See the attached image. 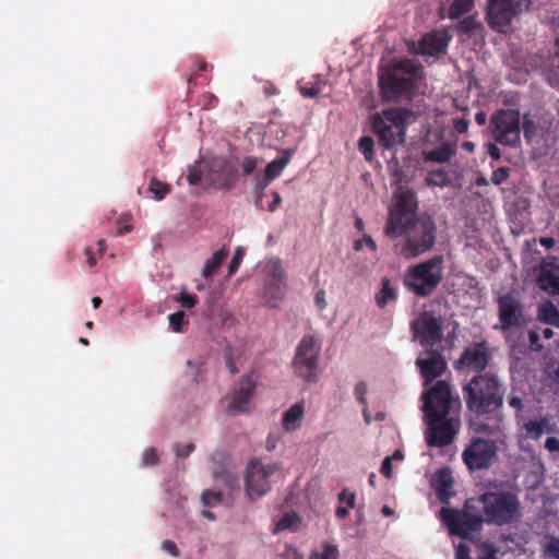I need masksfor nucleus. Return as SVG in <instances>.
<instances>
[{
	"mask_svg": "<svg viewBox=\"0 0 559 559\" xmlns=\"http://www.w3.org/2000/svg\"><path fill=\"white\" fill-rule=\"evenodd\" d=\"M442 523L449 533L472 540L479 534L484 523L504 526L522 518V508L516 493L510 490L486 491L468 498L462 509L442 508Z\"/></svg>",
	"mask_w": 559,
	"mask_h": 559,
	"instance_id": "f257e3e1",
	"label": "nucleus"
},
{
	"mask_svg": "<svg viewBox=\"0 0 559 559\" xmlns=\"http://www.w3.org/2000/svg\"><path fill=\"white\" fill-rule=\"evenodd\" d=\"M467 409L476 416L493 414L504 401L506 388L495 372L474 374L462 386Z\"/></svg>",
	"mask_w": 559,
	"mask_h": 559,
	"instance_id": "f03ea898",
	"label": "nucleus"
},
{
	"mask_svg": "<svg viewBox=\"0 0 559 559\" xmlns=\"http://www.w3.org/2000/svg\"><path fill=\"white\" fill-rule=\"evenodd\" d=\"M423 66L413 59H402L382 73L379 85L383 97L390 102L411 100L417 90Z\"/></svg>",
	"mask_w": 559,
	"mask_h": 559,
	"instance_id": "7ed1b4c3",
	"label": "nucleus"
},
{
	"mask_svg": "<svg viewBox=\"0 0 559 559\" xmlns=\"http://www.w3.org/2000/svg\"><path fill=\"white\" fill-rule=\"evenodd\" d=\"M402 231L391 238L402 237L396 245L400 255L409 260L430 251L437 240V225L432 216L424 215L402 226Z\"/></svg>",
	"mask_w": 559,
	"mask_h": 559,
	"instance_id": "20e7f679",
	"label": "nucleus"
},
{
	"mask_svg": "<svg viewBox=\"0 0 559 559\" xmlns=\"http://www.w3.org/2000/svg\"><path fill=\"white\" fill-rule=\"evenodd\" d=\"M413 118L412 109L386 108L371 116L372 131L378 135L379 143L391 150L406 142V129Z\"/></svg>",
	"mask_w": 559,
	"mask_h": 559,
	"instance_id": "39448f33",
	"label": "nucleus"
},
{
	"mask_svg": "<svg viewBox=\"0 0 559 559\" xmlns=\"http://www.w3.org/2000/svg\"><path fill=\"white\" fill-rule=\"evenodd\" d=\"M442 254L423 261L407 269L403 283L405 287L418 297H429L443 280Z\"/></svg>",
	"mask_w": 559,
	"mask_h": 559,
	"instance_id": "423d86ee",
	"label": "nucleus"
},
{
	"mask_svg": "<svg viewBox=\"0 0 559 559\" xmlns=\"http://www.w3.org/2000/svg\"><path fill=\"white\" fill-rule=\"evenodd\" d=\"M423 412L425 417L460 415L461 400L453 395L452 386L447 380L431 383L423 395Z\"/></svg>",
	"mask_w": 559,
	"mask_h": 559,
	"instance_id": "0eeeda50",
	"label": "nucleus"
},
{
	"mask_svg": "<svg viewBox=\"0 0 559 559\" xmlns=\"http://www.w3.org/2000/svg\"><path fill=\"white\" fill-rule=\"evenodd\" d=\"M417 206L415 193L409 189L400 188L394 194V204L384 226L385 236L392 237L401 233L402 226L409 225L412 221L419 218Z\"/></svg>",
	"mask_w": 559,
	"mask_h": 559,
	"instance_id": "6e6552de",
	"label": "nucleus"
},
{
	"mask_svg": "<svg viewBox=\"0 0 559 559\" xmlns=\"http://www.w3.org/2000/svg\"><path fill=\"white\" fill-rule=\"evenodd\" d=\"M490 130L495 141L503 146L518 147L521 144V117L514 109H499L492 114Z\"/></svg>",
	"mask_w": 559,
	"mask_h": 559,
	"instance_id": "1a4fd4ad",
	"label": "nucleus"
},
{
	"mask_svg": "<svg viewBox=\"0 0 559 559\" xmlns=\"http://www.w3.org/2000/svg\"><path fill=\"white\" fill-rule=\"evenodd\" d=\"M427 429L425 438L428 447L443 448L451 444L461 428L460 415L425 417Z\"/></svg>",
	"mask_w": 559,
	"mask_h": 559,
	"instance_id": "9d476101",
	"label": "nucleus"
},
{
	"mask_svg": "<svg viewBox=\"0 0 559 559\" xmlns=\"http://www.w3.org/2000/svg\"><path fill=\"white\" fill-rule=\"evenodd\" d=\"M497 452L496 441L476 437L463 450L462 460L471 472L488 469L498 460Z\"/></svg>",
	"mask_w": 559,
	"mask_h": 559,
	"instance_id": "9b49d317",
	"label": "nucleus"
},
{
	"mask_svg": "<svg viewBox=\"0 0 559 559\" xmlns=\"http://www.w3.org/2000/svg\"><path fill=\"white\" fill-rule=\"evenodd\" d=\"M527 5V0H490L488 24L493 31L506 34L511 29L513 19Z\"/></svg>",
	"mask_w": 559,
	"mask_h": 559,
	"instance_id": "f8f14e48",
	"label": "nucleus"
},
{
	"mask_svg": "<svg viewBox=\"0 0 559 559\" xmlns=\"http://www.w3.org/2000/svg\"><path fill=\"white\" fill-rule=\"evenodd\" d=\"M320 350L312 335H305L297 346L293 367L295 372L308 382L316 380Z\"/></svg>",
	"mask_w": 559,
	"mask_h": 559,
	"instance_id": "ddd939ff",
	"label": "nucleus"
},
{
	"mask_svg": "<svg viewBox=\"0 0 559 559\" xmlns=\"http://www.w3.org/2000/svg\"><path fill=\"white\" fill-rule=\"evenodd\" d=\"M490 360L491 352L488 343L474 342L463 349L459 359L454 361V368L459 372L484 374Z\"/></svg>",
	"mask_w": 559,
	"mask_h": 559,
	"instance_id": "4468645a",
	"label": "nucleus"
},
{
	"mask_svg": "<svg viewBox=\"0 0 559 559\" xmlns=\"http://www.w3.org/2000/svg\"><path fill=\"white\" fill-rule=\"evenodd\" d=\"M278 469L277 464L263 465L259 459L250 460L245 477L248 497L254 499L265 495L271 489L270 477Z\"/></svg>",
	"mask_w": 559,
	"mask_h": 559,
	"instance_id": "2eb2a0df",
	"label": "nucleus"
},
{
	"mask_svg": "<svg viewBox=\"0 0 559 559\" xmlns=\"http://www.w3.org/2000/svg\"><path fill=\"white\" fill-rule=\"evenodd\" d=\"M411 329L414 338L418 340L425 348L435 346L443 337V320L441 316H437L432 311L420 313L417 319L412 321Z\"/></svg>",
	"mask_w": 559,
	"mask_h": 559,
	"instance_id": "dca6fc26",
	"label": "nucleus"
},
{
	"mask_svg": "<svg viewBox=\"0 0 559 559\" xmlns=\"http://www.w3.org/2000/svg\"><path fill=\"white\" fill-rule=\"evenodd\" d=\"M416 366L424 379V385L428 386L444 373L448 365L439 350L426 349L419 354Z\"/></svg>",
	"mask_w": 559,
	"mask_h": 559,
	"instance_id": "f3484780",
	"label": "nucleus"
},
{
	"mask_svg": "<svg viewBox=\"0 0 559 559\" xmlns=\"http://www.w3.org/2000/svg\"><path fill=\"white\" fill-rule=\"evenodd\" d=\"M498 318L500 325H495V330L507 332L512 328L520 326L522 307L520 301L511 294H504L498 298Z\"/></svg>",
	"mask_w": 559,
	"mask_h": 559,
	"instance_id": "a211bd4d",
	"label": "nucleus"
},
{
	"mask_svg": "<svg viewBox=\"0 0 559 559\" xmlns=\"http://www.w3.org/2000/svg\"><path fill=\"white\" fill-rule=\"evenodd\" d=\"M257 388V382L251 374H245L240 378L238 386L235 389L231 400L227 405L229 415L243 414L249 411V403L252 400Z\"/></svg>",
	"mask_w": 559,
	"mask_h": 559,
	"instance_id": "6ab92c4d",
	"label": "nucleus"
},
{
	"mask_svg": "<svg viewBox=\"0 0 559 559\" xmlns=\"http://www.w3.org/2000/svg\"><path fill=\"white\" fill-rule=\"evenodd\" d=\"M537 286L549 295H559V259L543 260L537 275Z\"/></svg>",
	"mask_w": 559,
	"mask_h": 559,
	"instance_id": "aec40b11",
	"label": "nucleus"
},
{
	"mask_svg": "<svg viewBox=\"0 0 559 559\" xmlns=\"http://www.w3.org/2000/svg\"><path fill=\"white\" fill-rule=\"evenodd\" d=\"M212 171L217 176V186L219 189L229 190L237 181V168L228 158L219 157L212 162Z\"/></svg>",
	"mask_w": 559,
	"mask_h": 559,
	"instance_id": "412c9836",
	"label": "nucleus"
},
{
	"mask_svg": "<svg viewBox=\"0 0 559 559\" xmlns=\"http://www.w3.org/2000/svg\"><path fill=\"white\" fill-rule=\"evenodd\" d=\"M450 41V36L444 31L430 32L423 36L418 43V49L421 55L438 56L445 51Z\"/></svg>",
	"mask_w": 559,
	"mask_h": 559,
	"instance_id": "4be33fe9",
	"label": "nucleus"
},
{
	"mask_svg": "<svg viewBox=\"0 0 559 559\" xmlns=\"http://www.w3.org/2000/svg\"><path fill=\"white\" fill-rule=\"evenodd\" d=\"M286 293V283L266 281L263 289V299L265 305L276 308L284 299Z\"/></svg>",
	"mask_w": 559,
	"mask_h": 559,
	"instance_id": "5701e85b",
	"label": "nucleus"
},
{
	"mask_svg": "<svg viewBox=\"0 0 559 559\" xmlns=\"http://www.w3.org/2000/svg\"><path fill=\"white\" fill-rule=\"evenodd\" d=\"M305 407L302 403L292 405L283 415L282 425L286 431L297 430L302 421Z\"/></svg>",
	"mask_w": 559,
	"mask_h": 559,
	"instance_id": "b1692460",
	"label": "nucleus"
},
{
	"mask_svg": "<svg viewBox=\"0 0 559 559\" xmlns=\"http://www.w3.org/2000/svg\"><path fill=\"white\" fill-rule=\"evenodd\" d=\"M397 288L392 285L386 276L381 278V289L376 294L374 300L379 308H385L390 302L397 299Z\"/></svg>",
	"mask_w": 559,
	"mask_h": 559,
	"instance_id": "393cba45",
	"label": "nucleus"
},
{
	"mask_svg": "<svg viewBox=\"0 0 559 559\" xmlns=\"http://www.w3.org/2000/svg\"><path fill=\"white\" fill-rule=\"evenodd\" d=\"M294 153L295 150L292 148L283 150L280 157L275 158L266 165L264 176L270 180L277 178L289 163Z\"/></svg>",
	"mask_w": 559,
	"mask_h": 559,
	"instance_id": "a878e982",
	"label": "nucleus"
},
{
	"mask_svg": "<svg viewBox=\"0 0 559 559\" xmlns=\"http://www.w3.org/2000/svg\"><path fill=\"white\" fill-rule=\"evenodd\" d=\"M432 486L440 496V498H447L452 496L450 490L453 487V479L449 468L439 469L432 478Z\"/></svg>",
	"mask_w": 559,
	"mask_h": 559,
	"instance_id": "bb28decb",
	"label": "nucleus"
},
{
	"mask_svg": "<svg viewBox=\"0 0 559 559\" xmlns=\"http://www.w3.org/2000/svg\"><path fill=\"white\" fill-rule=\"evenodd\" d=\"M456 153L455 144L450 142H442L438 147L429 151L426 154V160L445 163Z\"/></svg>",
	"mask_w": 559,
	"mask_h": 559,
	"instance_id": "cd10ccee",
	"label": "nucleus"
},
{
	"mask_svg": "<svg viewBox=\"0 0 559 559\" xmlns=\"http://www.w3.org/2000/svg\"><path fill=\"white\" fill-rule=\"evenodd\" d=\"M537 318L545 324L559 328V310L551 301H546L539 307Z\"/></svg>",
	"mask_w": 559,
	"mask_h": 559,
	"instance_id": "c85d7f7f",
	"label": "nucleus"
},
{
	"mask_svg": "<svg viewBox=\"0 0 559 559\" xmlns=\"http://www.w3.org/2000/svg\"><path fill=\"white\" fill-rule=\"evenodd\" d=\"M227 255L228 251L225 247L213 253V255L205 262V265L202 271L203 277H211L221 267L223 261L227 258Z\"/></svg>",
	"mask_w": 559,
	"mask_h": 559,
	"instance_id": "c756f323",
	"label": "nucleus"
},
{
	"mask_svg": "<svg viewBox=\"0 0 559 559\" xmlns=\"http://www.w3.org/2000/svg\"><path fill=\"white\" fill-rule=\"evenodd\" d=\"M267 281L286 283V273L282 266V261L278 258L271 259L267 264Z\"/></svg>",
	"mask_w": 559,
	"mask_h": 559,
	"instance_id": "7c9ffc66",
	"label": "nucleus"
},
{
	"mask_svg": "<svg viewBox=\"0 0 559 559\" xmlns=\"http://www.w3.org/2000/svg\"><path fill=\"white\" fill-rule=\"evenodd\" d=\"M547 423L548 421L546 418H542L539 420H528L525 423L524 430L526 437L533 440L539 439L547 427Z\"/></svg>",
	"mask_w": 559,
	"mask_h": 559,
	"instance_id": "2f4dec72",
	"label": "nucleus"
},
{
	"mask_svg": "<svg viewBox=\"0 0 559 559\" xmlns=\"http://www.w3.org/2000/svg\"><path fill=\"white\" fill-rule=\"evenodd\" d=\"M474 7V0H453L449 9V17L459 19L468 13Z\"/></svg>",
	"mask_w": 559,
	"mask_h": 559,
	"instance_id": "473e14b6",
	"label": "nucleus"
},
{
	"mask_svg": "<svg viewBox=\"0 0 559 559\" xmlns=\"http://www.w3.org/2000/svg\"><path fill=\"white\" fill-rule=\"evenodd\" d=\"M338 556V549L331 543H323L322 550H314L310 554L309 559H336Z\"/></svg>",
	"mask_w": 559,
	"mask_h": 559,
	"instance_id": "72a5a7b5",
	"label": "nucleus"
},
{
	"mask_svg": "<svg viewBox=\"0 0 559 559\" xmlns=\"http://www.w3.org/2000/svg\"><path fill=\"white\" fill-rule=\"evenodd\" d=\"M477 559H498L497 554L499 551L498 547L491 542H479L477 543Z\"/></svg>",
	"mask_w": 559,
	"mask_h": 559,
	"instance_id": "f704fd0d",
	"label": "nucleus"
},
{
	"mask_svg": "<svg viewBox=\"0 0 559 559\" xmlns=\"http://www.w3.org/2000/svg\"><path fill=\"white\" fill-rule=\"evenodd\" d=\"M169 326L174 332L182 333L187 330L188 321L186 320V313L182 310L176 311L168 317Z\"/></svg>",
	"mask_w": 559,
	"mask_h": 559,
	"instance_id": "c9c22d12",
	"label": "nucleus"
},
{
	"mask_svg": "<svg viewBox=\"0 0 559 559\" xmlns=\"http://www.w3.org/2000/svg\"><path fill=\"white\" fill-rule=\"evenodd\" d=\"M449 183V174L444 169L432 170L427 178L428 186L447 187Z\"/></svg>",
	"mask_w": 559,
	"mask_h": 559,
	"instance_id": "e433bc0d",
	"label": "nucleus"
},
{
	"mask_svg": "<svg viewBox=\"0 0 559 559\" xmlns=\"http://www.w3.org/2000/svg\"><path fill=\"white\" fill-rule=\"evenodd\" d=\"M148 190L154 194L156 200L160 201L170 192V186L159 181L156 178H152L150 181Z\"/></svg>",
	"mask_w": 559,
	"mask_h": 559,
	"instance_id": "4c0bfd02",
	"label": "nucleus"
},
{
	"mask_svg": "<svg viewBox=\"0 0 559 559\" xmlns=\"http://www.w3.org/2000/svg\"><path fill=\"white\" fill-rule=\"evenodd\" d=\"M547 542L544 545V554L548 558L559 559V536L546 535Z\"/></svg>",
	"mask_w": 559,
	"mask_h": 559,
	"instance_id": "58836bf2",
	"label": "nucleus"
},
{
	"mask_svg": "<svg viewBox=\"0 0 559 559\" xmlns=\"http://www.w3.org/2000/svg\"><path fill=\"white\" fill-rule=\"evenodd\" d=\"M272 180L267 179L265 176H257L255 177V186H254V192H255V205L259 209H263L262 205V197L264 195V190L270 185Z\"/></svg>",
	"mask_w": 559,
	"mask_h": 559,
	"instance_id": "ea45409f",
	"label": "nucleus"
},
{
	"mask_svg": "<svg viewBox=\"0 0 559 559\" xmlns=\"http://www.w3.org/2000/svg\"><path fill=\"white\" fill-rule=\"evenodd\" d=\"M223 500V493L221 491H214L211 489L204 490L201 495V501L204 507H214Z\"/></svg>",
	"mask_w": 559,
	"mask_h": 559,
	"instance_id": "a19ab883",
	"label": "nucleus"
},
{
	"mask_svg": "<svg viewBox=\"0 0 559 559\" xmlns=\"http://www.w3.org/2000/svg\"><path fill=\"white\" fill-rule=\"evenodd\" d=\"M374 142L370 136H361L358 142L359 152L365 156L366 160H371L373 157Z\"/></svg>",
	"mask_w": 559,
	"mask_h": 559,
	"instance_id": "79ce46f5",
	"label": "nucleus"
},
{
	"mask_svg": "<svg viewBox=\"0 0 559 559\" xmlns=\"http://www.w3.org/2000/svg\"><path fill=\"white\" fill-rule=\"evenodd\" d=\"M510 171H511V168L507 167V166L497 168L491 174V177H490L491 182L496 186H500L501 183H503L504 181L508 180V178L510 176Z\"/></svg>",
	"mask_w": 559,
	"mask_h": 559,
	"instance_id": "37998d69",
	"label": "nucleus"
},
{
	"mask_svg": "<svg viewBox=\"0 0 559 559\" xmlns=\"http://www.w3.org/2000/svg\"><path fill=\"white\" fill-rule=\"evenodd\" d=\"M299 518L295 512L285 513L277 523V530L284 531L287 528H292L297 524Z\"/></svg>",
	"mask_w": 559,
	"mask_h": 559,
	"instance_id": "c03bdc74",
	"label": "nucleus"
},
{
	"mask_svg": "<svg viewBox=\"0 0 559 559\" xmlns=\"http://www.w3.org/2000/svg\"><path fill=\"white\" fill-rule=\"evenodd\" d=\"M322 91V87H321V83L320 82H316L311 85H301L299 86V93L305 97V98H314L317 97Z\"/></svg>",
	"mask_w": 559,
	"mask_h": 559,
	"instance_id": "a18cd8bd",
	"label": "nucleus"
},
{
	"mask_svg": "<svg viewBox=\"0 0 559 559\" xmlns=\"http://www.w3.org/2000/svg\"><path fill=\"white\" fill-rule=\"evenodd\" d=\"M476 28L477 23L474 21L473 17L463 19L457 26L459 32L466 35H473Z\"/></svg>",
	"mask_w": 559,
	"mask_h": 559,
	"instance_id": "49530a36",
	"label": "nucleus"
},
{
	"mask_svg": "<svg viewBox=\"0 0 559 559\" xmlns=\"http://www.w3.org/2000/svg\"><path fill=\"white\" fill-rule=\"evenodd\" d=\"M243 255H245L243 248L238 247L234 253L231 261L229 262V265H228V274L229 275L234 274L238 270Z\"/></svg>",
	"mask_w": 559,
	"mask_h": 559,
	"instance_id": "de8ad7c7",
	"label": "nucleus"
},
{
	"mask_svg": "<svg viewBox=\"0 0 559 559\" xmlns=\"http://www.w3.org/2000/svg\"><path fill=\"white\" fill-rule=\"evenodd\" d=\"M364 245L367 246L371 251H377V243L370 235H364L362 239L356 240L354 242V249L356 251H360Z\"/></svg>",
	"mask_w": 559,
	"mask_h": 559,
	"instance_id": "09e8293b",
	"label": "nucleus"
},
{
	"mask_svg": "<svg viewBox=\"0 0 559 559\" xmlns=\"http://www.w3.org/2000/svg\"><path fill=\"white\" fill-rule=\"evenodd\" d=\"M367 392H368V385L365 381H360L356 384L354 393H355L357 401L362 406H367V399H366Z\"/></svg>",
	"mask_w": 559,
	"mask_h": 559,
	"instance_id": "8fccbe9b",
	"label": "nucleus"
},
{
	"mask_svg": "<svg viewBox=\"0 0 559 559\" xmlns=\"http://www.w3.org/2000/svg\"><path fill=\"white\" fill-rule=\"evenodd\" d=\"M202 171L195 165L188 168L187 181L191 186H197L201 182Z\"/></svg>",
	"mask_w": 559,
	"mask_h": 559,
	"instance_id": "3c124183",
	"label": "nucleus"
},
{
	"mask_svg": "<svg viewBox=\"0 0 559 559\" xmlns=\"http://www.w3.org/2000/svg\"><path fill=\"white\" fill-rule=\"evenodd\" d=\"M194 450L193 443H175L174 451L178 457L186 459L190 455V453Z\"/></svg>",
	"mask_w": 559,
	"mask_h": 559,
	"instance_id": "603ef678",
	"label": "nucleus"
},
{
	"mask_svg": "<svg viewBox=\"0 0 559 559\" xmlns=\"http://www.w3.org/2000/svg\"><path fill=\"white\" fill-rule=\"evenodd\" d=\"M471 121L466 118L455 117L452 119V126L457 133H466L468 131Z\"/></svg>",
	"mask_w": 559,
	"mask_h": 559,
	"instance_id": "864d4df0",
	"label": "nucleus"
},
{
	"mask_svg": "<svg viewBox=\"0 0 559 559\" xmlns=\"http://www.w3.org/2000/svg\"><path fill=\"white\" fill-rule=\"evenodd\" d=\"M158 463V455L154 448H148L143 453V464L145 466H154Z\"/></svg>",
	"mask_w": 559,
	"mask_h": 559,
	"instance_id": "5fc2aeb1",
	"label": "nucleus"
},
{
	"mask_svg": "<svg viewBox=\"0 0 559 559\" xmlns=\"http://www.w3.org/2000/svg\"><path fill=\"white\" fill-rule=\"evenodd\" d=\"M257 163H258V160L253 156L245 157V159L242 162V175L243 176L251 175L257 167Z\"/></svg>",
	"mask_w": 559,
	"mask_h": 559,
	"instance_id": "6e6d98bb",
	"label": "nucleus"
},
{
	"mask_svg": "<svg viewBox=\"0 0 559 559\" xmlns=\"http://www.w3.org/2000/svg\"><path fill=\"white\" fill-rule=\"evenodd\" d=\"M177 301H179L182 307L191 309L197 305L198 297L194 295L181 294Z\"/></svg>",
	"mask_w": 559,
	"mask_h": 559,
	"instance_id": "4d7b16f0",
	"label": "nucleus"
},
{
	"mask_svg": "<svg viewBox=\"0 0 559 559\" xmlns=\"http://www.w3.org/2000/svg\"><path fill=\"white\" fill-rule=\"evenodd\" d=\"M469 552H471V549H469L468 545L465 543H460L456 546L454 559H471Z\"/></svg>",
	"mask_w": 559,
	"mask_h": 559,
	"instance_id": "13d9d810",
	"label": "nucleus"
},
{
	"mask_svg": "<svg viewBox=\"0 0 559 559\" xmlns=\"http://www.w3.org/2000/svg\"><path fill=\"white\" fill-rule=\"evenodd\" d=\"M340 501L345 502L347 507L354 508L355 506V493L348 491L347 489H343L341 493L338 495Z\"/></svg>",
	"mask_w": 559,
	"mask_h": 559,
	"instance_id": "bf43d9fd",
	"label": "nucleus"
},
{
	"mask_svg": "<svg viewBox=\"0 0 559 559\" xmlns=\"http://www.w3.org/2000/svg\"><path fill=\"white\" fill-rule=\"evenodd\" d=\"M485 147H486L487 154L489 155V157L492 160H499L500 159L501 151H500V148L498 147L497 144L489 142V143L485 144Z\"/></svg>",
	"mask_w": 559,
	"mask_h": 559,
	"instance_id": "052dcab7",
	"label": "nucleus"
},
{
	"mask_svg": "<svg viewBox=\"0 0 559 559\" xmlns=\"http://www.w3.org/2000/svg\"><path fill=\"white\" fill-rule=\"evenodd\" d=\"M528 341H530L531 347L534 350H540L543 348V346L539 344V334L536 331L528 332Z\"/></svg>",
	"mask_w": 559,
	"mask_h": 559,
	"instance_id": "680f3d73",
	"label": "nucleus"
},
{
	"mask_svg": "<svg viewBox=\"0 0 559 559\" xmlns=\"http://www.w3.org/2000/svg\"><path fill=\"white\" fill-rule=\"evenodd\" d=\"M162 548L164 550H166L167 552H169L174 557L179 556V549H178L177 545L171 540H164L162 544Z\"/></svg>",
	"mask_w": 559,
	"mask_h": 559,
	"instance_id": "e2e57ef3",
	"label": "nucleus"
},
{
	"mask_svg": "<svg viewBox=\"0 0 559 559\" xmlns=\"http://www.w3.org/2000/svg\"><path fill=\"white\" fill-rule=\"evenodd\" d=\"M545 448L549 452H559V439L556 437H549L546 439Z\"/></svg>",
	"mask_w": 559,
	"mask_h": 559,
	"instance_id": "0e129e2a",
	"label": "nucleus"
},
{
	"mask_svg": "<svg viewBox=\"0 0 559 559\" xmlns=\"http://www.w3.org/2000/svg\"><path fill=\"white\" fill-rule=\"evenodd\" d=\"M314 300L318 308L323 310L326 307L325 292L323 289L318 290Z\"/></svg>",
	"mask_w": 559,
	"mask_h": 559,
	"instance_id": "69168bd1",
	"label": "nucleus"
},
{
	"mask_svg": "<svg viewBox=\"0 0 559 559\" xmlns=\"http://www.w3.org/2000/svg\"><path fill=\"white\" fill-rule=\"evenodd\" d=\"M380 472L385 476V477H391V474H392V464H391V457L390 456H386L383 462H382V465H381V469Z\"/></svg>",
	"mask_w": 559,
	"mask_h": 559,
	"instance_id": "338daca9",
	"label": "nucleus"
},
{
	"mask_svg": "<svg viewBox=\"0 0 559 559\" xmlns=\"http://www.w3.org/2000/svg\"><path fill=\"white\" fill-rule=\"evenodd\" d=\"M272 195H273V201L267 205L269 212H275L282 203V198L278 192L274 191L272 193Z\"/></svg>",
	"mask_w": 559,
	"mask_h": 559,
	"instance_id": "774afa93",
	"label": "nucleus"
}]
</instances>
